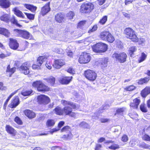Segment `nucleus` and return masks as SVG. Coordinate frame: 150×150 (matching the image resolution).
<instances>
[{
    "label": "nucleus",
    "instance_id": "obj_36",
    "mask_svg": "<svg viewBox=\"0 0 150 150\" xmlns=\"http://www.w3.org/2000/svg\"><path fill=\"white\" fill-rule=\"evenodd\" d=\"M32 89L23 90L21 92V94L24 96H29L33 93Z\"/></svg>",
    "mask_w": 150,
    "mask_h": 150
},
{
    "label": "nucleus",
    "instance_id": "obj_6",
    "mask_svg": "<svg viewBox=\"0 0 150 150\" xmlns=\"http://www.w3.org/2000/svg\"><path fill=\"white\" fill-rule=\"evenodd\" d=\"M127 55L124 52H122L120 53H114L112 55V57L115 59L116 61H118L120 63L125 62L127 60Z\"/></svg>",
    "mask_w": 150,
    "mask_h": 150
},
{
    "label": "nucleus",
    "instance_id": "obj_37",
    "mask_svg": "<svg viewBox=\"0 0 150 150\" xmlns=\"http://www.w3.org/2000/svg\"><path fill=\"white\" fill-rule=\"evenodd\" d=\"M115 40V38L112 35L110 32L105 41H107L109 43H112Z\"/></svg>",
    "mask_w": 150,
    "mask_h": 150
},
{
    "label": "nucleus",
    "instance_id": "obj_61",
    "mask_svg": "<svg viewBox=\"0 0 150 150\" xmlns=\"http://www.w3.org/2000/svg\"><path fill=\"white\" fill-rule=\"evenodd\" d=\"M145 40L144 39L140 38H139V40L137 42H138L139 45H142L144 43Z\"/></svg>",
    "mask_w": 150,
    "mask_h": 150
},
{
    "label": "nucleus",
    "instance_id": "obj_18",
    "mask_svg": "<svg viewBox=\"0 0 150 150\" xmlns=\"http://www.w3.org/2000/svg\"><path fill=\"white\" fill-rule=\"evenodd\" d=\"M16 68L15 67L11 68L10 64L7 65L6 70V73L8 74L7 76L9 77H11L12 75L16 71Z\"/></svg>",
    "mask_w": 150,
    "mask_h": 150
},
{
    "label": "nucleus",
    "instance_id": "obj_60",
    "mask_svg": "<svg viewBox=\"0 0 150 150\" xmlns=\"http://www.w3.org/2000/svg\"><path fill=\"white\" fill-rule=\"evenodd\" d=\"M110 120L107 118H101L100 119V121L101 123H105L108 122L110 121Z\"/></svg>",
    "mask_w": 150,
    "mask_h": 150
},
{
    "label": "nucleus",
    "instance_id": "obj_1",
    "mask_svg": "<svg viewBox=\"0 0 150 150\" xmlns=\"http://www.w3.org/2000/svg\"><path fill=\"white\" fill-rule=\"evenodd\" d=\"M61 102L62 104L64 106L63 108V115L69 116L74 118L76 117V113L73 112V109L77 110L79 109L80 105L65 100H62Z\"/></svg>",
    "mask_w": 150,
    "mask_h": 150
},
{
    "label": "nucleus",
    "instance_id": "obj_33",
    "mask_svg": "<svg viewBox=\"0 0 150 150\" xmlns=\"http://www.w3.org/2000/svg\"><path fill=\"white\" fill-rule=\"evenodd\" d=\"M108 47H92L93 51L96 53H102L105 52L108 49Z\"/></svg>",
    "mask_w": 150,
    "mask_h": 150
},
{
    "label": "nucleus",
    "instance_id": "obj_29",
    "mask_svg": "<svg viewBox=\"0 0 150 150\" xmlns=\"http://www.w3.org/2000/svg\"><path fill=\"white\" fill-rule=\"evenodd\" d=\"M31 36L30 34L28 31L22 30L20 37L22 38L25 39H28Z\"/></svg>",
    "mask_w": 150,
    "mask_h": 150
},
{
    "label": "nucleus",
    "instance_id": "obj_7",
    "mask_svg": "<svg viewBox=\"0 0 150 150\" xmlns=\"http://www.w3.org/2000/svg\"><path fill=\"white\" fill-rule=\"evenodd\" d=\"M48 56L47 55H42L39 56L37 59L36 63L33 64L32 67L33 69L38 70L41 69V66L43 63L44 59H47Z\"/></svg>",
    "mask_w": 150,
    "mask_h": 150
},
{
    "label": "nucleus",
    "instance_id": "obj_16",
    "mask_svg": "<svg viewBox=\"0 0 150 150\" xmlns=\"http://www.w3.org/2000/svg\"><path fill=\"white\" fill-rule=\"evenodd\" d=\"M64 16L62 13H58L55 16L54 20L57 23H63L64 22Z\"/></svg>",
    "mask_w": 150,
    "mask_h": 150
},
{
    "label": "nucleus",
    "instance_id": "obj_24",
    "mask_svg": "<svg viewBox=\"0 0 150 150\" xmlns=\"http://www.w3.org/2000/svg\"><path fill=\"white\" fill-rule=\"evenodd\" d=\"M44 80L51 86H54L55 84V78L52 76L44 78Z\"/></svg>",
    "mask_w": 150,
    "mask_h": 150
},
{
    "label": "nucleus",
    "instance_id": "obj_5",
    "mask_svg": "<svg viewBox=\"0 0 150 150\" xmlns=\"http://www.w3.org/2000/svg\"><path fill=\"white\" fill-rule=\"evenodd\" d=\"M83 75L90 82L96 81L97 77V74L95 71L89 69L84 71Z\"/></svg>",
    "mask_w": 150,
    "mask_h": 150
},
{
    "label": "nucleus",
    "instance_id": "obj_34",
    "mask_svg": "<svg viewBox=\"0 0 150 150\" xmlns=\"http://www.w3.org/2000/svg\"><path fill=\"white\" fill-rule=\"evenodd\" d=\"M18 90L15 91L11 93L10 95L7 98L6 100V101L4 103V106H3V108L4 110H6V107L7 105L8 104V101L11 98L14 94H15L17 92Z\"/></svg>",
    "mask_w": 150,
    "mask_h": 150
},
{
    "label": "nucleus",
    "instance_id": "obj_17",
    "mask_svg": "<svg viewBox=\"0 0 150 150\" xmlns=\"http://www.w3.org/2000/svg\"><path fill=\"white\" fill-rule=\"evenodd\" d=\"M5 127L6 131L8 134L13 136H15L16 134V131L9 125H6Z\"/></svg>",
    "mask_w": 150,
    "mask_h": 150
},
{
    "label": "nucleus",
    "instance_id": "obj_43",
    "mask_svg": "<svg viewBox=\"0 0 150 150\" xmlns=\"http://www.w3.org/2000/svg\"><path fill=\"white\" fill-rule=\"evenodd\" d=\"M147 57V55L144 52H142L141 57L138 60V62L141 63L145 60Z\"/></svg>",
    "mask_w": 150,
    "mask_h": 150
},
{
    "label": "nucleus",
    "instance_id": "obj_64",
    "mask_svg": "<svg viewBox=\"0 0 150 150\" xmlns=\"http://www.w3.org/2000/svg\"><path fill=\"white\" fill-rule=\"evenodd\" d=\"M101 147L102 145L101 144H97L96 145V146L94 149L95 150H100Z\"/></svg>",
    "mask_w": 150,
    "mask_h": 150
},
{
    "label": "nucleus",
    "instance_id": "obj_26",
    "mask_svg": "<svg viewBox=\"0 0 150 150\" xmlns=\"http://www.w3.org/2000/svg\"><path fill=\"white\" fill-rule=\"evenodd\" d=\"M0 34L8 38L10 36L11 33L8 29L5 28L0 27Z\"/></svg>",
    "mask_w": 150,
    "mask_h": 150
},
{
    "label": "nucleus",
    "instance_id": "obj_40",
    "mask_svg": "<svg viewBox=\"0 0 150 150\" xmlns=\"http://www.w3.org/2000/svg\"><path fill=\"white\" fill-rule=\"evenodd\" d=\"M22 30L16 28L13 30L14 34L16 37H20Z\"/></svg>",
    "mask_w": 150,
    "mask_h": 150
},
{
    "label": "nucleus",
    "instance_id": "obj_12",
    "mask_svg": "<svg viewBox=\"0 0 150 150\" xmlns=\"http://www.w3.org/2000/svg\"><path fill=\"white\" fill-rule=\"evenodd\" d=\"M50 2H48L41 8L40 13L42 16H45L50 11Z\"/></svg>",
    "mask_w": 150,
    "mask_h": 150
},
{
    "label": "nucleus",
    "instance_id": "obj_28",
    "mask_svg": "<svg viewBox=\"0 0 150 150\" xmlns=\"http://www.w3.org/2000/svg\"><path fill=\"white\" fill-rule=\"evenodd\" d=\"M110 32L108 31L104 30L101 32L99 35V37L100 39L105 41L109 35Z\"/></svg>",
    "mask_w": 150,
    "mask_h": 150
},
{
    "label": "nucleus",
    "instance_id": "obj_22",
    "mask_svg": "<svg viewBox=\"0 0 150 150\" xmlns=\"http://www.w3.org/2000/svg\"><path fill=\"white\" fill-rule=\"evenodd\" d=\"M8 45L9 47H19V46L18 41L13 38L9 39Z\"/></svg>",
    "mask_w": 150,
    "mask_h": 150
},
{
    "label": "nucleus",
    "instance_id": "obj_31",
    "mask_svg": "<svg viewBox=\"0 0 150 150\" xmlns=\"http://www.w3.org/2000/svg\"><path fill=\"white\" fill-rule=\"evenodd\" d=\"M53 111L56 115L59 116L63 115V108L62 109L60 107L58 106L54 108Z\"/></svg>",
    "mask_w": 150,
    "mask_h": 150
},
{
    "label": "nucleus",
    "instance_id": "obj_58",
    "mask_svg": "<svg viewBox=\"0 0 150 150\" xmlns=\"http://www.w3.org/2000/svg\"><path fill=\"white\" fill-rule=\"evenodd\" d=\"M11 54L10 53H7L6 54H4L2 53L1 54H0V58L1 59H3L5 58V57L9 56H10Z\"/></svg>",
    "mask_w": 150,
    "mask_h": 150
},
{
    "label": "nucleus",
    "instance_id": "obj_54",
    "mask_svg": "<svg viewBox=\"0 0 150 150\" xmlns=\"http://www.w3.org/2000/svg\"><path fill=\"white\" fill-rule=\"evenodd\" d=\"M137 50L136 49L135 47H133V48L129 50V54L130 57H132L134 54V52Z\"/></svg>",
    "mask_w": 150,
    "mask_h": 150
},
{
    "label": "nucleus",
    "instance_id": "obj_59",
    "mask_svg": "<svg viewBox=\"0 0 150 150\" xmlns=\"http://www.w3.org/2000/svg\"><path fill=\"white\" fill-rule=\"evenodd\" d=\"M68 56L70 57H72L74 56V52L71 50H69L67 52Z\"/></svg>",
    "mask_w": 150,
    "mask_h": 150
},
{
    "label": "nucleus",
    "instance_id": "obj_45",
    "mask_svg": "<svg viewBox=\"0 0 150 150\" xmlns=\"http://www.w3.org/2000/svg\"><path fill=\"white\" fill-rule=\"evenodd\" d=\"M121 141L123 143H127L129 140V137L126 134H123L121 138Z\"/></svg>",
    "mask_w": 150,
    "mask_h": 150
},
{
    "label": "nucleus",
    "instance_id": "obj_41",
    "mask_svg": "<svg viewBox=\"0 0 150 150\" xmlns=\"http://www.w3.org/2000/svg\"><path fill=\"white\" fill-rule=\"evenodd\" d=\"M137 87L134 85H131L126 87L124 90L127 91H132L136 89Z\"/></svg>",
    "mask_w": 150,
    "mask_h": 150
},
{
    "label": "nucleus",
    "instance_id": "obj_13",
    "mask_svg": "<svg viewBox=\"0 0 150 150\" xmlns=\"http://www.w3.org/2000/svg\"><path fill=\"white\" fill-rule=\"evenodd\" d=\"M72 76H62L59 80V83L62 85L68 84L72 80Z\"/></svg>",
    "mask_w": 150,
    "mask_h": 150
},
{
    "label": "nucleus",
    "instance_id": "obj_4",
    "mask_svg": "<svg viewBox=\"0 0 150 150\" xmlns=\"http://www.w3.org/2000/svg\"><path fill=\"white\" fill-rule=\"evenodd\" d=\"M94 8L93 4L90 2H84L81 5L79 9L80 12L82 14H85L90 13Z\"/></svg>",
    "mask_w": 150,
    "mask_h": 150
},
{
    "label": "nucleus",
    "instance_id": "obj_46",
    "mask_svg": "<svg viewBox=\"0 0 150 150\" xmlns=\"http://www.w3.org/2000/svg\"><path fill=\"white\" fill-rule=\"evenodd\" d=\"M139 147L143 149H150V145L144 142H142L139 145Z\"/></svg>",
    "mask_w": 150,
    "mask_h": 150
},
{
    "label": "nucleus",
    "instance_id": "obj_38",
    "mask_svg": "<svg viewBox=\"0 0 150 150\" xmlns=\"http://www.w3.org/2000/svg\"><path fill=\"white\" fill-rule=\"evenodd\" d=\"M108 16L105 15L103 16L99 21V23L100 25H103L105 24L107 21Z\"/></svg>",
    "mask_w": 150,
    "mask_h": 150
},
{
    "label": "nucleus",
    "instance_id": "obj_52",
    "mask_svg": "<svg viewBox=\"0 0 150 150\" xmlns=\"http://www.w3.org/2000/svg\"><path fill=\"white\" fill-rule=\"evenodd\" d=\"M143 140L146 141H150V137L148 134H144L142 137Z\"/></svg>",
    "mask_w": 150,
    "mask_h": 150
},
{
    "label": "nucleus",
    "instance_id": "obj_49",
    "mask_svg": "<svg viewBox=\"0 0 150 150\" xmlns=\"http://www.w3.org/2000/svg\"><path fill=\"white\" fill-rule=\"evenodd\" d=\"M120 148V146L118 144H115L108 147V148L113 150H115Z\"/></svg>",
    "mask_w": 150,
    "mask_h": 150
},
{
    "label": "nucleus",
    "instance_id": "obj_10",
    "mask_svg": "<svg viewBox=\"0 0 150 150\" xmlns=\"http://www.w3.org/2000/svg\"><path fill=\"white\" fill-rule=\"evenodd\" d=\"M31 65L28 62H25L19 67V70L25 75H28L30 73V68Z\"/></svg>",
    "mask_w": 150,
    "mask_h": 150
},
{
    "label": "nucleus",
    "instance_id": "obj_23",
    "mask_svg": "<svg viewBox=\"0 0 150 150\" xmlns=\"http://www.w3.org/2000/svg\"><path fill=\"white\" fill-rule=\"evenodd\" d=\"M10 5L11 3L8 0H0V6L2 8H8Z\"/></svg>",
    "mask_w": 150,
    "mask_h": 150
},
{
    "label": "nucleus",
    "instance_id": "obj_14",
    "mask_svg": "<svg viewBox=\"0 0 150 150\" xmlns=\"http://www.w3.org/2000/svg\"><path fill=\"white\" fill-rule=\"evenodd\" d=\"M141 102L139 97H138L133 100L132 102L130 103L129 106L131 109L137 110Z\"/></svg>",
    "mask_w": 150,
    "mask_h": 150
},
{
    "label": "nucleus",
    "instance_id": "obj_44",
    "mask_svg": "<svg viewBox=\"0 0 150 150\" xmlns=\"http://www.w3.org/2000/svg\"><path fill=\"white\" fill-rule=\"evenodd\" d=\"M140 109L141 111L144 113L146 112H147V110L144 103H142L140 105Z\"/></svg>",
    "mask_w": 150,
    "mask_h": 150
},
{
    "label": "nucleus",
    "instance_id": "obj_25",
    "mask_svg": "<svg viewBox=\"0 0 150 150\" xmlns=\"http://www.w3.org/2000/svg\"><path fill=\"white\" fill-rule=\"evenodd\" d=\"M150 93V87L146 86L141 91L140 94L143 98H145Z\"/></svg>",
    "mask_w": 150,
    "mask_h": 150
},
{
    "label": "nucleus",
    "instance_id": "obj_42",
    "mask_svg": "<svg viewBox=\"0 0 150 150\" xmlns=\"http://www.w3.org/2000/svg\"><path fill=\"white\" fill-rule=\"evenodd\" d=\"M24 13L26 16L27 18L30 20H33L34 19L35 14L30 13L24 12Z\"/></svg>",
    "mask_w": 150,
    "mask_h": 150
},
{
    "label": "nucleus",
    "instance_id": "obj_3",
    "mask_svg": "<svg viewBox=\"0 0 150 150\" xmlns=\"http://www.w3.org/2000/svg\"><path fill=\"white\" fill-rule=\"evenodd\" d=\"M124 33L127 38L130 40L132 42H137L139 40V38L135 32L130 27L125 28L124 30Z\"/></svg>",
    "mask_w": 150,
    "mask_h": 150
},
{
    "label": "nucleus",
    "instance_id": "obj_62",
    "mask_svg": "<svg viewBox=\"0 0 150 150\" xmlns=\"http://www.w3.org/2000/svg\"><path fill=\"white\" fill-rule=\"evenodd\" d=\"M68 72L72 74H74V71L72 68L70 67L67 70Z\"/></svg>",
    "mask_w": 150,
    "mask_h": 150
},
{
    "label": "nucleus",
    "instance_id": "obj_63",
    "mask_svg": "<svg viewBox=\"0 0 150 150\" xmlns=\"http://www.w3.org/2000/svg\"><path fill=\"white\" fill-rule=\"evenodd\" d=\"M108 59L106 58H105L103 59L101 62V64L103 65L106 64L108 62Z\"/></svg>",
    "mask_w": 150,
    "mask_h": 150
},
{
    "label": "nucleus",
    "instance_id": "obj_2",
    "mask_svg": "<svg viewBox=\"0 0 150 150\" xmlns=\"http://www.w3.org/2000/svg\"><path fill=\"white\" fill-rule=\"evenodd\" d=\"M32 86L36 88L39 92L44 93L50 91V88L45 84L41 80H37L33 82Z\"/></svg>",
    "mask_w": 150,
    "mask_h": 150
},
{
    "label": "nucleus",
    "instance_id": "obj_48",
    "mask_svg": "<svg viewBox=\"0 0 150 150\" xmlns=\"http://www.w3.org/2000/svg\"><path fill=\"white\" fill-rule=\"evenodd\" d=\"M14 121L18 125H22L23 122L21 119L18 116H16L14 119Z\"/></svg>",
    "mask_w": 150,
    "mask_h": 150
},
{
    "label": "nucleus",
    "instance_id": "obj_39",
    "mask_svg": "<svg viewBox=\"0 0 150 150\" xmlns=\"http://www.w3.org/2000/svg\"><path fill=\"white\" fill-rule=\"evenodd\" d=\"M55 124V121L53 119H48L46 122V125L47 127H52Z\"/></svg>",
    "mask_w": 150,
    "mask_h": 150
},
{
    "label": "nucleus",
    "instance_id": "obj_51",
    "mask_svg": "<svg viewBox=\"0 0 150 150\" xmlns=\"http://www.w3.org/2000/svg\"><path fill=\"white\" fill-rule=\"evenodd\" d=\"M98 28V26L97 24L94 25L92 28L90 29L88 31V33H91L97 30Z\"/></svg>",
    "mask_w": 150,
    "mask_h": 150
},
{
    "label": "nucleus",
    "instance_id": "obj_47",
    "mask_svg": "<svg viewBox=\"0 0 150 150\" xmlns=\"http://www.w3.org/2000/svg\"><path fill=\"white\" fill-rule=\"evenodd\" d=\"M92 47H108L107 45L104 43L100 42H98L96 44H95L94 45H93Z\"/></svg>",
    "mask_w": 150,
    "mask_h": 150
},
{
    "label": "nucleus",
    "instance_id": "obj_55",
    "mask_svg": "<svg viewBox=\"0 0 150 150\" xmlns=\"http://www.w3.org/2000/svg\"><path fill=\"white\" fill-rule=\"evenodd\" d=\"M51 150H63L62 148L59 146H53L50 148Z\"/></svg>",
    "mask_w": 150,
    "mask_h": 150
},
{
    "label": "nucleus",
    "instance_id": "obj_30",
    "mask_svg": "<svg viewBox=\"0 0 150 150\" xmlns=\"http://www.w3.org/2000/svg\"><path fill=\"white\" fill-rule=\"evenodd\" d=\"M11 22V24L15 25L17 26L19 28L22 27V26L18 23V21L16 19L15 16L13 15L11 18H10L9 22Z\"/></svg>",
    "mask_w": 150,
    "mask_h": 150
},
{
    "label": "nucleus",
    "instance_id": "obj_35",
    "mask_svg": "<svg viewBox=\"0 0 150 150\" xmlns=\"http://www.w3.org/2000/svg\"><path fill=\"white\" fill-rule=\"evenodd\" d=\"M150 79L149 77H145L139 79L138 83L139 85H143L144 83H147L150 80Z\"/></svg>",
    "mask_w": 150,
    "mask_h": 150
},
{
    "label": "nucleus",
    "instance_id": "obj_32",
    "mask_svg": "<svg viewBox=\"0 0 150 150\" xmlns=\"http://www.w3.org/2000/svg\"><path fill=\"white\" fill-rule=\"evenodd\" d=\"M0 20L2 21L8 23H9L10 16L7 13L4 14L0 17Z\"/></svg>",
    "mask_w": 150,
    "mask_h": 150
},
{
    "label": "nucleus",
    "instance_id": "obj_11",
    "mask_svg": "<svg viewBox=\"0 0 150 150\" xmlns=\"http://www.w3.org/2000/svg\"><path fill=\"white\" fill-rule=\"evenodd\" d=\"M71 128L70 127L67 125L63 127L61 129V132L68 133L67 135L64 134L63 136V138L65 139H68L71 138L73 136L71 132Z\"/></svg>",
    "mask_w": 150,
    "mask_h": 150
},
{
    "label": "nucleus",
    "instance_id": "obj_20",
    "mask_svg": "<svg viewBox=\"0 0 150 150\" xmlns=\"http://www.w3.org/2000/svg\"><path fill=\"white\" fill-rule=\"evenodd\" d=\"M23 112L25 115L30 119L33 118L36 116L35 113L33 111L29 109L25 110Z\"/></svg>",
    "mask_w": 150,
    "mask_h": 150
},
{
    "label": "nucleus",
    "instance_id": "obj_8",
    "mask_svg": "<svg viewBox=\"0 0 150 150\" xmlns=\"http://www.w3.org/2000/svg\"><path fill=\"white\" fill-rule=\"evenodd\" d=\"M91 59V57L89 53L83 52L80 55L78 62L80 64H86L90 62Z\"/></svg>",
    "mask_w": 150,
    "mask_h": 150
},
{
    "label": "nucleus",
    "instance_id": "obj_19",
    "mask_svg": "<svg viewBox=\"0 0 150 150\" xmlns=\"http://www.w3.org/2000/svg\"><path fill=\"white\" fill-rule=\"evenodd\" d=\"M20 103L19 99L18 96H15L12 100L10 105V107L13 108H16Z\"/></svg>",
    "mask_w": 150,
    "mask_h": 150
},
{
    "label": "nucleus",
    "instance_id": "obj_50",
    "mask_svg": "<svg viewBox=\"0 0 150 150\" xmlns=\"http://www.w3.org/2000/svg\"><path fill=\"white\" fill-rule=\"evenodd\" d=\"M75 16V14L73 11H69L67 13V16L69 19H72Z\"/></svg>",
    "mask_w": 150,
    "mask_h": 150
},
{
    "label": "nucleus",
    "instance_id": "obj_9",
    "mask_svg": "<svg viewBox=\"0 0 150 150\" xmlns=\"http://www.w3.org/2000/svg\"><path fill=\"white\" fill-rule=\"evenodd\" d=\"M37 100L38 103L42 105H47L51 101L50 98L48 96L43 94L38 96Z\"/></svg>",
    "mask_w": 150,
    "mask_h": 150
},
{
    "label": "nucleus",
    "instance_id": "obj_53",
    "mask_svg": "<svg viewBox=\"0 0 150 150\" xmlns=\"http://www.w3.org/2000/svg\"><path fill=\"white\" fill-rule=\"evenodd\" d=\"M86 21L85 20L80 21L78 23L77 25L78 27L79 28H81L85 25L86 24Z\"/></svg>",
    "mask_w": 150,
    "mask_h": 150
},
{
    "label": "nucleus",
    "instance_id": "obj_21",
    "mask_svg": "<svg viewBox=\"0 0 150 150\" xmlns=\"http://www.w3.org/2000/svg\"><path fill=\"white\" fill-rule=\"evenodd\" d=\"M24 7L33 13H35L37 9V7L33 4H23Z\"/></svg>",
    "mask_w": 150,
    "mask_h": 150
},
{
    "label": "nucleus",
    "instance_id": "obj_57",
    "mask_svg": "<svg viewBox=\"0 0 150 150\" xmlns=\"http://www.w3.org/2000/svg\"><path fill=\"white\" fill-rule=\"evenodd\" d=\"M6 88V87L4 86V83L2 82H0V90L5 91Z\"/></svg>",
    "mask_w": 150,
    "mask_h": 150
},
{
    "label": "nucleus",
    "instance_id": "obj_15",
    "mask_svg": "<svg viewBox=\"0 0 150 150\" xmlns=\"http://www.w3.org/2000/svg\"><path fill=\"white\" fill-rule=\"evenodd\" d=\"M65 64V62L63 59H55L52 65L54 68L58 69L60 68Z\"/></svg>",
    "mask_w": 150,
    "mask_h": 150
},
{
    "label": "nucleus",
    "instance_id": "obj_56",
    "mask_svg": "<svg viewBox=\"0 0 150 150\" xmlns=\"http://www.w3.org/2000/svg\"><path fill=\"white\" fill-rule=\"evenodd\" d=\"M124 111V109L123 108H117L116 110V112L115 113V115H116L117 114L122 113Z\"/></svg>",
    "mask_w": 150,
    "mask_h": 150
},
{
    "label": "nucleus",
    "instance_id": "obj_27",
    "mask_svg": "<svg viewBox=\"0 0 150 150\" xmlns=\"http://www.w3.org/2000/svg\"><path fill=\"white\" fill-rule=\"evenodd\" d=\"M12 11L13 12L14 14L17 17L22 18H25V16L22 12L18 9L17 7L14 8L13 9Z\"/></svg>",
    "mask_w": 150,
    "mask_h": 150
}]
</instances>
